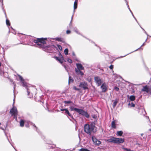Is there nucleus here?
I'll return each mask as SVG.
<instances>
[{
  "mask_svg": "<svg viewBox=\"0 0 151 151\" xmlns=\"http://www.w3.org/2000/svg\"><path fill=\"white\" fill-rule=\"evenodd\" d=\"M46 39L47 38H37L34 40L33 41L36 44H35V45L36 47L42 48L43 50L47 52H53V49H55L56 47L54 45H46L45 41Z\"/></svg>",
  "mask_w": 151,
  "mask_h": 151,
  "instance_id": "f257e3e1",
  "label": "nucleus"
},
{
  "mask_svg": "<svg viewBox=\"0 0 151 151\" xmlns=\"http://www.w3.org/2000/svg\"><path fill=\"white\" fill-rule=\"evenodd\" d=\"M95 127V126L93 124H91L90 125L85 124L84 126V132L90 135L91 132H94L93 130Z\"/></svg>",
  "mask_w": 151,
  "mask_h": 151,
  "instance_id": "f03ea898",
  "label": "nucleus"
},
{
  "mask_svg": "<svg viewBox=\"0 0 151 151\" xmlns=\"http://www.w3.org/2000/svg\"><path fill=\"white\" fill-rule=\"evenodd\" d=\"M19 77V78L22 83V85L23 86L26 87L27 88V92L28 93V95L29 96V98L32 97L33 95L32 93H30V92L29 91V88H27V84L25 82L23 78L20 75H18Z\"/></svg>",
  "mask_w": 151,
  "mask_h": 151,
  "instance_id": "7ed1b4c3",
  "label": "nucleus"
},
{
  "mask_svg": "<svg viewBox=\"0 0 151 151\" xmlns=\"http://www.w3.org/2000/svg\"><path fill=\"white\" fill-rule=\"evenodd\" d=\"M77 112L79 114L84 116L87 118H88L89 117V115L87 112L84 111L83 109H78Z\"/></svg>",
  "mask_w": 151,
  "mask_h": 151,
  "instance_id": "20e7f679",
  "label": "nucleus"
},
{
  "mask_svg": "<svg viewBox=\"0 0 151 151\" xmlns=\"http://www.w3.org/2000/svg\"><path fill=\"white\" fill-rule=\"evenodd\" d=\"M10 113L12 115L14 116V118H17V108L15 107H13L11 109Z\"/></svg>",
  "mask_w": 151,
  "mask_h": 151,
  "instance_id": "39448f33",
  "label": "nucleus"
},
{
  "mask_svg": "<svg viewBox=\"0 0 151 151\" xmlns=\"http://www.w3.org/2000/svg\"><path fill=\"white\" fill-rule=\"evenodd\" d=\"M94 79L95 82L98 86L101 85L102 83V81L99 77L97 76L95 77Z\"/></svg>",
  "mask_w": 151,
  "mask_h": 151,
  "instance_id": "423d86ee",
  "label": "nucleus"
},
{
  "mask_svg": "<svg viewBox=\"0 0 151 151\" xmlns=\"http://www.w3.org/2000/svg\"><path fill=\"white\" fill-rule=\"evenodd\" d=\"M79 86L80 88H83L84 90L88 89L87 83L85 82H81L80 83Z\"/></svg>",
  "mask_w": 151,
  "mask_h": 151,
  "instance_id": "0eeeda50",
  "label": "nucleus"
},
{
  "mask_svg": "<svg viewBox=\"0 0 151 151\" xmlns=\"http://www.w3.org/2000/svg\"><path fill=\"white\" fill-rule=\"evenodd\" d=\"M124 139L122 138H116L115 137V143L116 144H120L124 142Z\"/></svg>",
  "mask_w": 151,
  "mask_h": 151,
  "instance_id": "6e6552de",
  "label": "nucleus"
},
{
  "mask_svg": "<svg viewBox=\"0 0 151 151\" xmlns=\"http://www.w3.org/2000/svg\"><path fill=\"white\" fill-rule=\"evenodd\" d=\"M101 88L103 92H105L107 90L106 85L105 83H103L101 86Z\"/></svg>",
  "mask_w": 151,
  "mask_h": 151,
  "instance_id": "1a4fd4ad",
  "label": "nucleus"
},
{
  "mask_svg": "<svg viewBox=\"0 0 151 151\" xmlns=\"http://www.w3.org/2000/svg\"><path fill=\"white\" fill-rule=\"evenodd\" d=\"M55 58L60 63H63L64 59L63 58L62 55H60V57H55Z\"/></svg>",
  "mask_w": 151,
  "mask_h": 151,
  "instance_id": "9d476101",
  "label": "nucleus"
},
{
  "mask_svg": "<svg viewBox=\"0 0 151 151\" xmlns=\"http://www.w3.org/2000/svg\"><path fill=\"white\" fill-rule=\"evenodd\" d=\"M141 91L145 92L147 93L149 92V87L147 85L144 86L143 88L141 90Z\"/></svg>",
  "mask_w": 151,
  "mask_h": 151,
  "instance_id": "9b49d317",
  "label": "nucleus"
},
{
  "mask_svg": "<svg viewBox=\"0 0 151 151\" xmlns=\"http://www.w3.org/2000/svg\"><path fill=\"white\" fill-rule=\"evenodd\" d=\"M76 65L79 70H83L84 69V68L81 64L76 63Z\"/></svg>",
  "mask_w": 151,
  "mask_h": 151,
  "instance_id": "f8f14e48",
  "label": "nucleus"
},
{
  "mask_svg": "<svg viewBox=\"0 0 151 151\" xmlns=\"http://www.w3.org/2000/svg\"><path fill=\"white\" fill-rule=\"evenodd\" d=\"M115 137H111L109 139L107 140V141L110 142L115 143Z\"/></svg>",
  "mask_w": 151,
  "mask_h": 151,
  "instance_id": "ddd939ff",
  "label": "nucleus"
},
{
  "mask_svg": "<svg viewBox=\"0 0 151 151\" xmlns=\"http://www.w3.org/2000/svg\"><path fill=\"white\" fill-rule=\"evenodd\" d=\"M31 123L32 125L34 126V127H35L36 129H37V127H36V126L35 125V124L32 123H30L29 122H25V126L26 127H28L29 126V124Z\"/></svg>",
  "mask_w": 151,
  "mask_h": 151,
  "instance_id": "4468645a",
  "label": "nucleus"
},
{
  "mask_svg": "<svg viewBox=\"0 0 151 151\" xmlns=\"http://www.w3.org/2000/svg\"><path fill=\"white\" fill-rule=\"evenodd\" d=\"M78 0H75V1L74 2V10L73 11V14L75 12V10L76 9L77 7V2H78Z\"/></svg>",
  "mask_w": 151,
  "mask_h": 151,
  "instance_id": "2eb2a0df",
  "label": "nucleus"
},
{
  "mask_svg": "<svg viewBox=\"0 0 151 151\" xmlns=\"http://www.w3.org/2000/svg\"><path fill=\"white\" fill-rule=\"evenodd\" d=\"M65 114L66 115H67L68 116H70L71 117H73L71 114L70 113L68 110L67 109H65Z\"/></svg>",
  "mask_w": 151,
  "mask_h": 151,
  "instance_id": "dca6fc26",
  "label": "nucleus"
},
{
  "mask_svg": "<svg viewBox=\"0 0 151 151\" xmlns=\"http://www.w3.org/2000/svg\"><path fill=\"white\" fill-rule=\"evenodd\" d=\"M129 99L130 101H134L135 99V97L134 96L131 95L129 96Z\"/></svg>",
  "mask_w": 151,
  "mask_h": 151,
  "instance_id": "f3484780",
  "label": "nucleus"
},
{
  "mask_svg": "<svg viewBox=\"0 0 151 151\" xmlns=\"http://www.w3.org/2000/svg\"><path fill=\"white\" fill-rule=\"evenodd\" d=\"M70 108L71 111H75L77 112L78 110V108H75L73 106H71L70 107Z\"/></svg>",
  "mask_w": 151,
  "mask_h": 151,
  "instance_id": "a211bd4d",
  "label": "nucleus"
},
{
  "mask_svg": "<svg viewBox=\"0 0 151 151\" xmlns=\"http://www.w3.org/2000/svg\"><path fill=\"white\" fill-rule=\"evenodd\" d=\"M111 127L114 129H115L116 127L115 122L114 121H113L111 122Z\"/></svg>",
  "mask_w": 151,
  "mask_h": 151,
  "instance_id": "6ab92c4d",
  "label": "nucleus"
},
{
  "mask_svg": "<svg viewBox=\"0 0 151 151\" xmlns=\"http://www.w3.org/2000/svg\"><path fill=\"white\" fill-rule=\"evenodd\" d=\"M24 123H25V122H24L23 120H21L20 122V126L21 127H23Z\"/></svg>",
  "mask_w": 151,
  "mask_h": 151,
  "instance_id": "aec40b11",
  "label": "nucleus"
},
{
  "mask_svg": "<svg viewBox=\"0 0 151 151\" xmlns=\"http://www.w3.org/2000/svg\"><path fill=\"white\" fill-rule=\"evenodd\" d=\"M129 103L128 104V106H130L131 107H134L135 106V104H133L132 102L130 103V101H129Z\"/></svg>",
  "mask_w": 151,
  "mask_h": 151,
  "instance_id": "412c9836",
  "label": "nucleus"
},
{
  "mask_svg": "<svg viewBox=\"0 0 151 151\" xmlns=\"http://www.w3.org/2000/svg\"><path fill=\"white\" fill-rule=\"evenodd\" d=\"M92 139L93 141L95 144L96 143L97 141L98 140V139L95 137L93 136L92 137Z\"/></svg>",
  "mask_w": 151,
  "mask_h": 151,
  "instance_id": "4be33fe9",
  "label": "nucleus"
},
{
  "mask_svg": "<svg viewBox=\"0 0 151 151\" xmlns=\"http://www.w3.org/2000/svg\"><path fill=\"white\" fill-rule=\"evenodd\" d=\"M123 132L122 131H119L117 132L116 134L119 136H122Z\"/></svg>",
  "mask_w": 151,
  "mask_h": 151,
  "instance_id": "5701e85b",
  "label": "nucleus"
},
{
  "mask_svg": "<svg viewBox=\"0 0 151 151\" xmlns=\"http://www.w3.org/2000/svg\"><path fill=\"white\" fill-rule=\"evenodd\" d=\"M73 79L70 76L69 77V83H73Z\"/></svg>",
  "mask_w": 151,
  "mask_h": 151,
  "instance_id": "b1692460",
  "label": "nucleus"
},
{
  "mask_svg": "<svg viewBox=\"0 0 151 151\" xmlns=\"http://www.w3.org/2000/svg\"><path fill=\"white\" fill-rule=\"evenodd\" d=\"M55 40L58 41L63 42V39L61 38L56 37L55 38Z\"/></svg>",
  "mask_w": 151,
  "mask_h": 151,
  "instance_id": "393cba45",
  "label": "nucleus"
},
{
  "mask_svg": "<svg viewBox=\"0 0 151 151\" xmlns=\"http://www.w3.org/2000/svg\"><path fill=\"white\" fill-rule=\"evenodd\" d=\"M68 49L66 48L64 50V52L65 55H68Z\"/></svg>",
  "mask_w": 151,
  "mask_h": 151,
  "instance_id": "a878e982",
  "label": "nucleus"
},
{
  "mask_svg": "<svg viewBox=\"0 0 151 151\" xmlns=\"http://www.w3.org/2000/svg\"><path fill=\"white\" fill-rule=\"evenodd\" d=\"M140 111H141L142 112V115H145L146 114V112L145 109H141L140 110Z\"/></svg>",
  "mask_w": 151,
  "mask_h": 151,
  "instance_id": "bb28decb",
  "label": "nucleus"
},
{
  "mask_svg": "<svg viewBox=\"0 0 151 151\" xmlns=\"http://www.w3.org/2000/svg\"><path fill=\"white\" fill-rule=\"evenodd\" d=\"M6 24L8 26H9L10 25V22L7 19H6Z\"/></svg>",
  "mask_w": 151,
  "mask_h": 151,
  "instance_id": "cd10ccee",
  "label": "nucleus"
},
{
  "mask_svg": "<svg viewBox=\"0 0 151 151\" xmlns=\"http://www.w3.org/2000/svg\"><path fill=\"white\" fill-rule=\"evenodd\" d=\"M74 31L76 32L77 34H80V33L79 32H78L77 29L76 28H74Z\"/></svg>",
  "mask_w": 151,
  "mask_h": 151,
  "instance_id": "c85d7f7f",
  "label": "nucleus"
},
{
  "mask_svg": "<svg viewBox=\"0 0 151 151\" xmlns=\"http://www.w3.org/2000/svg\"><path fill=\"white\" fill-rule=\"evenodd\" d=\"M57 47H58V48L61 51L62 50V46L60 45H57Z\"/></svg>",
  "mask_w": 151,
  "mask_h": 151,
  "instance_id": "c756f323",
  "label": "nucleus"
},
{
  "mask_svg": "<svg viewBox=\"0 0 151 151\" xmlns=\"http://www.w3.org/2000/svg\"><path fill=\"white\" fill-rule=\"evenodd\" d=\"M126 4H127V7L129 9V11H130V12L131 13H132V11H131V10H130L129 7V6L128 5V3L127 2V1H126Z\"/></svg>",
  "mask_w": 151,
  "mask_h": 151,
  "instance_id": "7c9ffc66",
  "label": "nucleus"
},
{
  "mask_svg": "<svg viewBox=\"0 0 151 151\" xmlns=\"http://www.w3.org/2000/svg\"><path fill=\"white\" fill-rule=\"evenodd\" d=\"M67 60L69 63H72V60H71L70 59L68 58L67 59Z\"/></svg>",
  "mask_w": 151,
  "mask_h": 151,
  "instance_id": "2f4dec72",
  "label": "nucleus"
},
{
  "mask_svg": "<svg viewBox=\"0 0 151 151\" xmlns=\"http://www.w3.org/2000/svg\"><path fill=\"white\" fill-rule=\"evenodd\" d=\"M101 142L100 141L98 140L96 142L95 144L97 145H100L101 144Z\"/></svg>",
  "mask_w": 151,
  "mask_h": 151,
  "instance_id": "473e14b6",
  "label": "nucleus"
},
{
  "mask_svg": "<svg viewBox=\"0 0 151 151\" xmlns=\"http://www.w3.org/2000/svg\"><path fill=\"white\" fill-rule=\"evenodd\" d=\"M73 89L74 90H77L78 91H79L80 90V89L77 88L75 86H74L73 87Z\"/></svg>",
  "mask_w": 151,
  "mask_h": 151,
  "instance_id": "72a5a7b5",
  "label": "nucleus"
},
{
  "mask_svg": "<svg viewBox=\"0 0 151 151\" xmlns=\"http://www.w3.org/2000/svg\"><path fill=\"white\" fill-rule=\"evenodd\" d=\"M64 102L65 104H70L72 103L70 101H64Z\"/></svg>",
  "mask_w": 151,
  "mask_h": 151,
  "instance_id": "f704fd0d",
  "label": "nucleus"
},
{
  "mask_svg": "<svg viewBox=\"0 0 151 151\" xmlns=\"http://www.w3.org/2000/svg\"><path fill=\"white\" fill-rule=\"evenodd\" d=\"M117 102L116 101H115L114 102L113 104V107H115V106L116 105Z\"/></svg>",
  "mask_w": 151,
  "mask_h": 151,
  "instance_id": "c9c22d12",
  "label": "nucleus"
},
{
  "mask_svg": "<svg viewBox=\"0 0 151 151\" xmlns=\"http://www.w3.org/2000/svg\"><path fill=\"white\" fill-rule=\"evenodd\" d=\"M79 73H78V74H80L81 76H83V75H84V74L82 72H81V71L80 70H79Z\"/></svg>",
  "mask_w": 151,
  "mask_h": 151,
  "instance_id": "e433bc0d",
  "label": "nucleus"
},
{
  "mask_svg": "<svg viewBox=\"0 0 151 151\" xmlns=\"http://www.w3.org/2000/svg\"><path fill=\"white\" fill-rule=\"evenodd\" d=\"M87 149L86 148H81L80 150V151H86Z\"/></svg>",
  "mask_w": 151,
  "mask_h": 151,
  "instance_id": "4c0bfd02",
  "label": "nucleus"
},
{
  "mask_svg": "<svg viewBox=\"0 0 151 151\" xmlns=\"http://www.w3.org/2000/svg\"><path fill=\"white\" fill-rule=\"evenodd\" d=\"M109 68L110 69H113L114 68V65H111L110 66Z\"/></svg>",
  "mask_w": 151,
  "mask_h": 151,
  "instance_id": "58836bf2",
  "label": "nucleus"
},
{
  "mask_svg": "<svg viewBox=\"0 0 151 151\" xmlns=\"http://www.w3.org/2000/svg\"><path fill=\"white\" fill-rule=\"evenodd\" d=\"M114 90H116V91H118L119 90V88H118L116 86H115L114 87Z\"/></svg>",
  "mask_w": 151,
  "mask_h": 151,
  "instance_id": "ea45409f",
  "label": "nucleus"
},
{
  "mask_svg": "<svg viewBox=\"0 0 151 151\" xmlns=\"http://www.w3.org/2000/svg\"><path fill=\"white\" fill-rule=\"evenodd\" d=\"M145 42H144V43L142 44V45L140 47V48H138V49H137V50H136L135 51H137V50H139V49H140V48L141 47H142V46H143L144 45H145Z\"/></svg>",
  "mask_w": 151,
  "mask_h": 151,
  "instance_id": "a19ab883",
  "label": "nucleus"
},
{
  "mask_svg": "<svg viewBox=\"0 0 151 151\" xmlns=\"http://www.w3.org/2000/svg\"><path fill=\"white\" fill-rule=\"evenodd\" d=\"M132 14V15L133 17L134 18V19H135L136 20V22L138 23L137 19H136V18H135V17L134 16V15L132 12L131 13Z\"/></svg>",
  "mask_w": 151,
  "mask_h": 151,
  "instance_id": "79ce46f5",
  "label": "nucleus"
},
{
  "mask_svg": "<svg viewBox=\"0 0 151 151\" xmlns=\"http://www.w3.org/2000/svg\"><path fill=\"white\" fill-rule=\"evenodd\" d=\"M132 14V15L133 17L134 18V19H135L136 20V22L138 23L137 19H136V18H135V17L134 16V15L132 12L131 13Z\"/></svg>",
  "mask_w": 151,
  "mask_h": 151,
  "instance_id": "37998d69",
  "label": "nucleus"
},
{
  "mask_svg": "<svg viewBox=\"0 0 151 151\" xmlns=\"http://www.w3.org/2000/svg\"><path fill=\"white\" fill-rule=\"evenodd\" d=\"M73 15L72 16V17H71V20L69 24V26H72V23H71V22H72V19H73Z\"/></svg>",
  "mask_w": 151,
  "mask_h": 151,
  "instance_id": "c03bdc74",
  "label": "nucleus"
},
{
  "mask_svg": "<svg viewBox=\"0 0 151 151\" xmlns=\"http://www.w3.org/2000/svg\"><path fill=\"white\" fill-rule=\"evenodd\" d=\"M70 30H67V31H66V33L67 34H69V33H70Z\"/></svg>",
  "mask_w": 151,
  "mask_h": 151,
  "instance_id": "a18cd8bd",
  "label": "nucleus"
},
{
  "mask_svg": "<svg viewBox=\"0 0 151 151\" xmlns=\"http://www.w3.org/2000/svg\"><path fill=\"white\" fill-rule=\"evenodd\" d=\"M76 73H78H78H79V70L78 69V70L76 69Z\"/></svg>",
  "mask_w": 151,
  "mask_h": 151,
  "instance_id": "49530a36",
  "label": "nucleus"
},
{
  "mask_svg": "<svg viewBox=\"0 0 151 151\" xmlns=\"http://www.w3.org/2000/svg\"><path fill=\"white\" fill-rule=\"evenodd\" d=\"M9 142L11 144V145L13 146V147H14V149L16 151H17L16 149L12 145V143H11V142H10L9 141Z\"/></svg>",
  "mask_w": 151,
  "mask_h": 151,
  "instance_id": "de8ad7c7",
  "label": "nucleus"
},
{
  "mask_svg": "<svg viewBox=\"0 0 151 151\" xmlns=\"http://www.w3.org/2000/svg\"><path fill=\"white\" fill-rule=\"evenodd\" d=\"M141 28L145 31V33H146V34L148 35H147V33L145 31V30H144V29H143V28H142L141 27Z\"/></svg>",
  "mask_w": 151,
  "mask_h": 151,
  "instance_id": "09e8293b",
  "label": "nucleus"
},
{
  "mask_svg": "<svg viewBox=\"0 0 151 151\" xmlns=\"http://www.w3.org/2000/svg\"><path fill=\"white\" fill-rule=\"evenodd\" d=\"M65 109H61L60 111H65Z\"/></svg>",
  "mask_w": 151,
  "mask_h": 151,
  "instance_id": "8fccbe9b",
  "label": "nucleus"
},
{
  "mask_svg": "<svg viewBox=\"0 0 151 151\" xmlns=\"http://www.w3.org/2000/svg\"><path fill=\"white\" fill-rule=\"evenodd\" d=\"M127 55H126L124 56H120V57H119V58H123V57H124L125 56H126Z\"/></svg>",
  "mask_w": 151,
  "mask_h": 151,
  "instance_id": "3c124183",
  "label": "nucleus"
},
{
  "mask_svg": "<svg viewBox=\"0 0 151 151\" xmlns=\"http://www.w3.org/2000/svg\"><path fill=\"white\" fill-rule=\"evenodd\" d=\"M13 31H13V32H12L13 33H14V34H16V32H14V30H13Z\"/></svg>",
  "mask_w": 151,
  "mask_h": 151,
  "instance_id": "603ef678",
  "label": "nucleus"
},
{
  "mask_svg": "<svg viewBox=\"0 0 151 151\" xmlns=\"http://www.w3.org/2000/svg\"><path fill=\"white\" fill-rule=\"evenodd\" d=\"M72 55L73 56H75V53H74V52H73V53H72Z\"/></svg>",
  "mask_w": 151,
  "mask_h": 151,
  "instance_id": "864d4df0",
  "label": "nucleus"
},
{
  "mask_svg": "<svg viewBox=\"0 0 151 151\" xmlns=\"http://www.w3.org/2000/svg\"><path fill=\"white\" fill-rule=\"evenodd\" d=\"M15 87H16L15 85H14V90L15 89Z\"/></svg>",
  "mask_w": 151,
  "mask_h": 151,
  "instance_id": "5fc2aeb1",
  "label": "nucleus"
},
{
  "mask_svg": "<svg viewBox=\"0 0 151 151\" xmlns=\"http://www.w3.org/2000/svg\"><path fill=\"white\" fill-rule=\"evenodd\" d=\"M0 2H1V3H2V4H3V2L2 1H1V0H0Z\"/></svg>",
  "mask_w": 151,
  "mask_h": 151,
  "instance_id": "6e6d98bb",
  "label": "nucleus"
},
{
  "mask_svg": "<svg viewBox=\"0 0 151 151\" xmlns=\"http://www.w3.org/2000/svg\"><path fill=\"white\" fill-rule=\"evenodd\" d=\"M0 2H1V3H2V4H3V2L2 1H1V0H0Z\"/></svg>",
  "mask_w": 151,
  "mask_h": 151,
  "instance_id": "4d7b16f0",
  "label": "nucleus"
},
{
  "mask_svg": "<svg viewBox=\"0 0 151 151\" xmlns=\"http://www.w3.org/2000/svg\"><path fill=\"white\" fill-rule=\"evenodd\" d=\"M143 135V133H142V134H141V136H142Z\"/></svg>",
  "mask_w": 151,
  "mask_h": 151,
  "instance_id": "13d9d810",
  "label": "nucleus"
},
{
  "mask_svg": "<svg viewBox=\"0 0 151 151\" xmlns=\"http://www.w3.org/2000/svg\"><path fill=\"white\" fill-rule=\"evenodd\" d=\"M15 99V96L14 95V101Z\"/></svg>",
  "mask_w": 151,
  "mask_h": 151,
  "instance_id": "bf43d9fd",
  "label": "nucleus"
},
{
  "mask_svg": "<svg viewBox=\"0 0 151 151\" xmlns=\"http://www.w3.org/2000/svg\"><path fill=\"white\" fill-rule=\"evenodd\" d=\"M1 128L2 130H4V129L3 128L1 127Z\"/></svg>",
  "mask_w": 151,
  "mask_h": 151,
  "instance_id": "052dcab7",
  "label": "nucleus"
},
{
  "mask_svg": "<svg viewBox=\"0 0 151 151\" xmlns=\"http://www.w3.org/2000/svg\"><path fill=\"white\" fill-rule=\"evenodd\" d=\"M137 145H139V143H137Z\"/></svg>",
  "mask_w": 151,
  "mask_h": 151,
  "instance_id": "680f3d73",
  "label": "nucleus"
},
{
  "mask_svg": "<svg viewBox=\"0 0 151 151\" xmlns=\"http://www.w3.org/2000/svg\"><path fill=\"white\" fill-rule=\"evenodd\" d=\"M149 130H150V131H151V129H149Z\"/></svg>",
  "mask_w": 151,
  "mask_h": 151,
  "instance_id": "e2e57ef3",
  "label": "nucleus"
},
{
  "mask_svg": "<svg viewBox=\"0 0 151 151\" xmlns=\"http://www.w3.org/2000/svg\"><path fill=\"white\" fill-rule=\"evenodd\" d=\"M1 123L0 122V125L1 124Z\"/></svg>",
  "mask_w": 151,
  "mask_h": 151,
  "instance_id": "0e129e2a",
  "label": "nucleus"
}]
</instances>
